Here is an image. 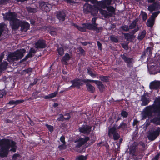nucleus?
<instances>
[{"label":"nucleus","mask_w":160,"mask_h":160,"mask_svg":"<svg viewBox=\"0 0 160 160\" xmlns=\"http://www.w3.org/2000/svg\"><path fill=\"white\" fill-rule=\"evenodd\" d=\"M160 87V82H153L150 83V88L151 89H158Z\"/></svg>","instance_id":"23"},{"label":"nucleus","mask_w":160,"mask_h":160,"mask_svg":"<svg viewBox=\"0 0 160 160\" xmlns=\"http://www.w3.org/2000/svg\"><path fill=\"white\" fill-rule=\"evenodd\" d=\"M87 90L89 92L93 93L95 90L94 87L90 83H87L86 84Z\"/></svg>","instance_id":"33"},{"label":"nucleus","mask_w":160,"mask_h":160,"mask_svg":"<svg viewBox=\"0 0 160 160\" xmlns=\"http://www.w3.org/2000/svg\"><path fill=\"white\" fill-rule=\"evenodd\" d=\"M36 51L35 50V49L33 48H31L30 49L29 52H30L31 53H32L34 55L35 53H36Z\"/></svg>","instance_id":"63"},{"label":"nucleus","mask_w":160,"mask_h":160,"mask_svg":"<svg viewBox=\"0 0 160 160\" xmlns=\"http://www.w3.org/2000/svg\"><path fill=\"white\" fill-rule=\"evenodd\" d=\"M57 17L60 21H64L65 20L66 14L64 12L60 11L57 13Z\"/></svg>","instance_id":"22"},{"label":"nucleus","mask_w":160,"mask_h":160,"mask_svg":"<svg viewBox=\"0 0 160 160\" xmlns=\"http://www.w3.org/2000/svg\"><path fill=\"white\" fill-rule=\"evenodd\" d=\"M82 25L85 27L86 30L88 29L89 30L96 31L98 32H99L102 29V27H97L98 24L96 22L93 24L89 23H83L82 24Z\"/></svg>","instance_id":"5"},{"label":"nucleus","mask_w":160,"mask_h":160,"mask_svg":"<svg viewBox=\"0 0 160 160\" xmlns=\"http://www.w3.org/2000/svg\"><path fill=\"white\" fill-rule=\"evenodd\" d=\"M8 28H7V25L4 23H0V32L2 33H4L5 34L6 32H8ZM8 34L5 33V36H4L5 38H5L7 37Z\"/></svg>","instance_id":"19"},{"label":"nucleus","mask_w":160,"mask_h":160,"mask_svg":"<svg viewBox=\"0 0 160 160\" xmlns=\"http://www.w3.org/2000/svg\"><path fill=\"white\" fill-rule=\"evenodd\" d=\"M98 7V9H99L98 6L103 8L105 9L107 7V4L105 0H102L100 1H98L96 5Z\"/></svg>","instance_id":"25"},{"label":"nucleus","mask_w":160,"mask_h":160,"mask_svg":"<svg viewBox=\"0 0 160 160\" xmlns=\"http://www.w3.org/2000/svg\"><path fill=\"white\" fill-rule=\"evenodd\" d=\"M20 103V100L15 101L13 100H10L8 102V104L10 105H18Z\"/></svg>","instance_id":"37"},{"label":"nucleus","mask_w":160,"mask_h":160,"mask_svg":"<svg viewBox=\"0 0 160 160\" xmlns=\"http://www.w3.org/2000/svg\"><path fill=\"white\" fill-rule=\"evenodd\" d=\"M49 34L52 36H54L56 35L57 32L55 31H51L49 32Z\"/></svg>","instance_id":"61"},{"label":"nucleus","mask_w":160,"mask_h":160,"mask_svg":"<svg viewBox=\"0 0 160 160\" xmlns=\"http://www.w3.org/2000/svg\"><path fill=\"white\" fill-rule=\"evenodd\" d=\"M19 156L20 155L19 154H14L12 156V159L13 160H16Z\"/></svg>","instance_id":"58"},{"label":"nucleus","mask_w":160,"mask_h":160,"mask_svg":"<svg viewBox=\"0 0 160 160\" xmlns=\"http://www.w3.org/2000/svg\"><path fill=\"white\" fill-rule=\"evenodd\" d=\"M58 91L54 92L48 95L45 96L44 97V98L45 99H48L55 97L56 96L58 93Z\"/></svg>","instance_id":"30"},{"label":"nucleus","mask_w":160,"mask_h":160,"mask_svg":"<svg viewBox=\"0 0 160 160\" xmlns=\"http://www.w3.org/2000/svg\"><path fill=\"white\" fill-rule=\"evenodd\" d=\"M70 58L71 57L69 54L68 53H66L65 55L62 57L61 62L63 64L67 65L68 64L67 61H68L70 59Z\"/></svg>","instance_id":"21"},{"label":"nucleus","mask_w":160,"mask_h":160,"mask_svg":"<svg viewBox=\"0 0 160 160\" xmlns=\"http://www.w3.org/2000/svg\"><path fill=\"white\" fill-rule=\"evenodd\" d=\"M40 6L42 11L46 12H49L52 9V5L45 2H42L40 4Z\"/></svg>","instance_id":"15"},{"label":"nucleus","mask_w":160,"mask_h":160,"mask_svg":"<svg viewBox=\"0 0 160 160\" xmlns=\"http://www.w3.org/2000/svg\"><path fill=\"white\" fill-rule=\"evenodd\" d=\"M87 158L83 155H81L78 157V160H86Z\"/></svg>","instance_id":"56"},{"label":"nucleus","mask_w":160,"mask_h":160,"mask_svg":"<svg viewBox=\"0 0 160 160\" xmlns=\"http://www.w3.org/2000/svg\"><path fill=\"white\" fill-rule=\"evenodd\" d=\"M123 34L125 39L127 41H131L132 39L134 38V37L133 35L130 34L128 33H124Z\"/></svg>","instance_id":"31"},{"label":"nucleus","mask_w":160,"mask_h":160,"mask_svg":"<svg viewBox=\"0 0 160 160\" xmlns=\"http://www.w3.org/2000/svg\"><path fill=\"white\" fill-rule=\"evenodd\" d=\"M141 14L142 16V20L143 21H145L147 18L148 15L147 13L145 12L142 11Z\"/></svg>","instance_id":"44"},{"label":"nucleus","mask_w":160,"mask_h":160,"mask_svg":"<svg viewBox=\"0 0 160 160\" xmlns=\"http://www.w3.org/2000/svg\"><path fill=\"white\" fill-rule=\"evenodd\" d=\"M5 20H8L12 30L16 31L20 26V20L17 19L16 14L14 12H8L3 14Z\"/></svg>","instance_id":"2"},{"label":"nucleus","mask_w":160,"mask_h":160,"mask_svg":"<svg viewBox=\"0 0 160 160\" xmlns=\"http://www.w3.org/2000/svg\"><path fill=\"white\" fill-rule=\"evenodd\" d=\"M30 27L29 24L26 22H23L21 21V32H26L29 29Z\"/></svg>","instance_id":"18"},{"label":"nucleus","mask_w":160,"mask_h":160,"mask_svg":"<svg viewBox=\"0 0 160 160\" xmlns=\"http://www.w3.org/2000/svg\"><path fill=\"white\" fill-rule=\"evenodd\" d=\"M79 50L82 55H84L85 54V51L82 48H79Z\"/></svg>","instance_id":"59"},{"label":"nucleus","mask_w":160,"mask_h":160,"mask_svg":"<svg viewBox=\"0 0 160 160\" xmlns=\"http://www.w3.org/2000/svg\"><path fill=\"white\" fill-rule=\"evenodd\" d=\"M153 47H149L147 48L146 50V52L147 53V54H149V55H150L152 54V51L153 50Z\"/></svg>","instance_id":"45"},{"label":"nucleus","mask_w":160,"mask_h":160,"mask_svg":"<svg viewBox=\"0 0 160 160\" xmlns=\"http://www.w3.org/2000/svg\"><path fill=\"white\" fill-rule=\"evenodd\" d=\"M107 10L111 13L112 14L114 13H115V10L114 8L112 6H109L106 8Z\"/></svg>","instance_id":"39"},{"label":"nucleus","mask_w":160,"mask_h":160,"mask_svg":"<svg viewBox=\"0 0 160 160\" xmlns=\"http://www.w3.org/2000/svg\"><path fill=\"white\" fill-rule=\"evenodd\" d=\"M155 7L154 5L152 4L149 7V10L150 11L154 10L155 9Z\"/></svg>","instance_id":"57"},{"label":"nucleus","mask_w":160,"mask_h":160,"mask_svg":"<svg viewBox=\"0 0 160 160\" xmlns=\"http://www.w3.org/2000/svg\"><path fill=\"white\" fill-rule=\"evenodd\" d=\"M92 127L88 125L85 124L79 127L78 130L80 132L86 135H89L91 131Z\"/></svg>","instance_id":"9"},{"label":"nucleus","mask_w":160,"mask_h":160,"mask_svg":"<svg viewBox=\"0 0 160 160\" xmlns=\"http://www.w3.org/2000/svg\"><path fill=\"white\" fill-rule=\"evenodd\" d=\"M96 85L100 92H102L104 90V86L101 81H98Z\"/></svg>","instance_id":"27"},{"label":"nucleus","mask_w":160,"mask_h":160,"mask_svg":"<svg viewBox=\"0 0 160 160\" xmlns=\"http://www.w3.org/2000/svg\"><path fill=\"white\" fill-rule=\"evenodd\" d=\"M1 144L2 145H5L6 147L8 148V151L9 149L11 148L10 150V151H12L14 152H16V143L13 140L8 139H4L1 140Z\"/></svg>","instance_id":"3"},{"label":"nucleus","mask_w":160,"mask_h":160,"mask_svg":"<svg viewBox=\"0 0 160 160\" xmlns=\"http://www.w3.org/2000/svg\"><path fill=\"white\" fill-rule=\"evenodd\" d=\"M90 138L88 137H86L85 138H79L78 140L75 141V142L77 143L75 144V148H79L84 145L89 140Z\"/></svg>","instance_id":"10"},{"label":"nucleus","mask_w":160,"mask_h":160,"mask_svg":"<svg viewBox=\"0 0 160 160\" xmlns=\"http://www.w3.org/2000/svg\"><path fill=\"white\" fill-rule=\"evenodd\" d=\"M122 47L124 49L127 50L128 49V45L126 44H122Z\"/></svg>","instance_id":"60"},{"label":"nucleus","mask_w":160,"mask_h":160,"mask_svg":"<svg viewBox=\"0 0 160 160\" xmlns=\"http://www.w3.org/2000/svg\"><path fill=\"white\" fill-rule=\"evenodd\" d=\"M120 57L126 64L128 68H131L133 67L134 61L132 58L127 56L124 53L121 54Z\"/></svg>","instance_id":"7"},{"label":"nucleus","mask_w":160,"mask_h":160,"mask_svg":"<svg viewBox=\"0 0 160 160\" xmlns=\"http://www.w3.org/2000/svg\"><path fill=\"white\" fill-rule=\"evenodd\" d=\"M6 94V91L4 89L0 90V98H2Z\"/></svg>","instance_id":"50"},{"label":"nucleus","mask_w":160,"mask_h":160,"mask_svg":"<svg viewBox=\"0 0 160 160\" xmlns=\"http://www.w3.org/2000/svg\"><path fill=\"white\" fill-rule=\"evenodd\" d=\"M128 127L127 123L124 122H122L119 125L118 127V129H121V130L124 131L126 130Z\"/></svg>","instance_id":"28"},{"label":"nucleus","mask_w":160,"mask_h":160,"mask_svg":"<svg viewBox=\"0 0 160 160\" xmlns=\"http://www.w3.org/2000/svg\"><path fill=\"white\" fill-rule=\"evenodd\" d=\"M12 0H0V5H5L9 3Z\"/></svg>","instance_id":"49"},{"label":"nucleus","mask_w":160,"mask_h":160,"mask_svg":"<svg viewBox=\"0 0 160 160\" xmlns=\"http://www.w3.org/2000/svg\"><path fill=\"white\" fill-rule=\"evenodd\" d=\"M110 38L112 42L115 43H118V40L117 37L112 35L110 37Z\"/></svg>","instance_id":"41"},{"label":"nucleus","mask_w":160,"mask_h":160,"mask_svg":"<svg viewBox=\"0 0 160 160\" xmlns=\"http://www.w3.org/2000/svg\"><path fill=\"white\" fill-rule=\"evenodd\" d=\"M141 101H142L141 105L144 106L148 105L150 102L149 98L146 97V95L145 93L141 96Z\"/></svg>","instance_id":"20"},{"label":"nucleus","mask_w":160,"mask_h":160,"mask_svg":"<svg viewBox=\"0 0 160 160\" xmlns=\"http://www.w3.org/2000/svg\"><path fill=\"white\" fill-rule=\"evenodd\" d=\"M20 58V50H18V52H10L8 56L7 60L10 62H12L14 61L19 60Z\"/></svg>","instance_id":"8"},{"label":"nucleus","mask_w":160,"mask_h":160,"mask_svg":"<svg viewBox=\"0 0 160 160\" xmlns=\"http://www.w3.org/2000/svg\"><path fill=\"white\" fill-rule=\"evenodd\" d=\"M100 12L106 18L112 17V14L109 13L104 10L101 9L100 11Z\"/></svg>","instance_id":"26"},{"label":"nucleus","mask_w":160,"mask_h":160,"mask_svg":"<svg viewBox=\"0 0 160 160\" xmlns=\"http://www.w3.org/2000/svg\"><path fill=\"white\" fill-rule=\"evenodd\" d=\"M88 73V75H90L92 77L94 78L97 76V74L95 73H93V71L90 70V68H87Z\"/></svg>","instance_id":"40"},{"label":"nucleus","mask_w":160,"mask_h":160,"mask_svg":"<svg viewBox=\"0 0 160 160\" xmlns=\"http://www.w3.org/2000/svg\"><path fill=\"white\" fill-rule=\"evenodd\" d=\"M45 126L46 127L48 128V130L51 132H52L53 131V126H51V125H48V124H46L45 125Z\"/></svg>","instance_id":"52"},{"label":"nucleus","mask_w":160,"mask_h":160,"mask_svg":"<svg viewBox=\"0 0 160 160\" xmlns=\"http://www.w3.org/2000/svg\"><path fill=\"white\" fill-rule=\"evenodd\" d=\"M82 79H80L78 78H76L73 80H71L70 82L72 85L69 87L70 88H76L78 89H79L81 86H82Z\"/></svg>","instance_id":"11"},{"label":"nucleus","mask_w":160,"mask_h":160,"mask_svg":"<svg viewBox=\"0 0 160 160\" xmlns=\"http://www.w3.org/2000/svg\"><path fill=\"white\" fill-rule=\"evenodd\" d=\"M121 115L123 118H126L128 115V113L126 111L123 110H122L121 112Z\"/></svg>","instance_id":"48"},{"label":"nucleus","mask_w":160,"mask_h":160,"mask_svg":"<svg viewBox=\"0 0 160 160\" xmlns=\"http://www.w3.org/2000/svg\"><path fill=\"white\" fill-rule=\"evenodd\" d=\"M38 79L37 78H35L33 82L31 83L30 84V87H31L35 85L38 82Z\"/></svg>","instance_id":"53"},{"label":"nucleus","mask_w":160,"mask_h":160,"mask_svg":"<svg viewBox=\"0 0 160 160\" xmlns=\"http://www.w3.org/2000/svg\"><path fill=\"white\" fill-rule=\"evenodd\" d=\"M160 129H158L155 131L150 133L148 137L149 140H154L159 135Z\"/></svg>","instance_id":"17"},{"label":"nucleus","mask_w":160,"mask_h":160,"mask_svg":"<svg viewBox=\"0 0 160 160\" xmlns=\"http://www.w3.org/2000/svg\"><path fill=\"white\" fill-rule=\"evenodd\" d=\"M58 55L60 56H62L64 54V49L63 47H58L57 49Z\"/></svg>","instance_id":"32"},{"label":"nucleus","mask_w":160,"mask_h":160,"mask_svg":"<svg viewBox=\"0 0 160 160\" xmlns=\"http://www.w3.org/2000/svg\"><path fill=\"white\" fill-rule=\"evenodd\" d=\"M27 10L29 12L35 13L37 12V9L35 8L30 7H28Z\"/></svg>","instance_id":"46"},{"label":"nucleus","mask_w":160,"mask_h":160,"mask_svg":"<svg viewBox=\"0 0 160 160\" xmlns=\"http://www.w3.org/2000/svg\"><path fill=\"white\" fill-rule=\"evenodd\" d=\"M138 123V121L136 119H134L132 125L133 126H135L137 125Z\"/></svg>","instance_id":"64"},{"label":"nucleus","mask_w":160,"mask_h":160,"mask_svg":"<svg viewBox=\"0 0 160 160\" xmlns=\"http://www.w3.org/2000/svg\"><path fill=\"white\" fill-rule=\"evenodd\" d=\"M120 28L126 32H128L129 29V27L128 25H125L121 26Z\"/></svg>","instance_id":"47"},{"label":"nucleus","mask_w":160,"mask_h":160,"mask_svg":"<svg viewBox=\"0 0 160 160\" xmlns=\"http://www.w3.org/2000/svg\"><path fill=\"white\" fill-rule=\"evenodd\" d=\"M108 135L110 138L113 139L114 141L118 140L120 137V135L117 130H116L114 127L108 129Z\"/></svg>","instance_id":"6"},{"label":"nucleus","mask_w":160,"mask_h":160,"mask_svg":"<svg viewBox=\"0 0 160 160\" xmlns=\"http://www.w3.org/2000/svg\"><path fill=\"white\" fill-rule=\"evenodd\" d=\"M4 56V54L3 53L0 54V72L6 70L8 65V62L6 61H3L2 62Z\"/></svg>","instance_id":"12"},{"label":"nucleus","mask_w":160,"mask_h":160,"mask_svg":"<svg viewBox=\"0 0 160 160\" xmlns=\"http://www.w3.org/2000/svg\"><path fill=\"white\" fill-rule=\"evenodd\" d=\"M82 81V82H83L84 83H88V82H90L91 83L94 82L95 84H97L99 80H90L89 79H84Z\"/></svg>","instance_id":"38"},{"label":"nucleus","mask_w":160,"mask_h":160,"mask_svg":"<svg viewBox=\"0 0 160 160\" xmlns=\"http://www.w3.org/2000/svg\"><path fill=\"white\" fill-rule=\"evenodd\" d=\"M97 9H98L96 5L92 6L90 4L86 3L83 7V12L85 14H92L94 12H98Z\"/></svg>","instance_id":"4"},{"label":"nucleus","mask_w":160,"mask_h":160,"mask_svg":"<svg viewBox=\"0 0 160 160\" xmlns=\"http://www.w3.org/2000/svg\"><path fill=\"white\" fill-rule=\"evenodd\" d=\"M154 22L155 20L150 18L147 22L146 25L148 27H152L154 25Z\"/></svg>","instance_id":"35"},{"label":"nucleus","mask_w":160,"mask_h":160,"mask_svg":"<svg viewBox=\"0 0 160 160\" xmlns=\"http://www.w3.org/2000/svg\"><path fill=\"white\" fill-rule=\"evenodd\" d=\"M97 45L98 47V49L100 50H101L102 49V44L99 41L97 42Z\"/></svg>","instance_id":"54"},{"label":"nucleus","mask_w":160,"mask_h":160,"mask_svg":"<svg viewBox=\"0 0 160 160\" xmlns=\"http://www.w3.org/2000/svg\"><path fill=\"white\" fill-rule=\"evenodd\" d=\"M159 156V154H157L155 156L154 158L152 159V160H158Z\"/></svg>","instance_id":"62"},{"label":"nucleus","mask_w":160,"mask_h":160,"mask_svg":"<svg viewBox=\"0 0 160 160\" xmlns=\"http://www.w3.org/2000/svg\"><path fill=\"white\" fill-rule=\"evenodd\" d=\"M138 21L136 19L134 20L132 22L129 26V29H132L134 28L136 26L137 22Z\"/></svg>","instance_id":"42"},{"label":"nucleus","mask_w":160,"mask_h":160,"mask_svg":"<svg viewBox=\"0 0 160 160\" xmlns=\"http://www.w3.org/2000/svg\"><path fill=\"white\" fill-rule=\"evenodd\" d=\"M65 138L63 135H62L60 138V140L63 144H65Z\"/></svg>","instance_id":"55"},{"label":"nucleus","mask_w":160,"mask_h":160,"mask_svg":"<svg viewBox=\"0 0 160 160\" xmlns=\"http://www.w3.org/2000/svg\"><path fill=\"white\" fill-rule=\"evenodd\" d=\"M136 147L135 145H132L131 146L129 150L130 154L132 156L133 159L135 160H138L140 158L139 156H137V154L136 153Z\"/></svg>","instance_id":"16"},{"label":"nucleus","mask_w":160,"mask_h":160,"mask_svg":"<svg viewBox=\"0 0 160 160\" xmlns=\"http://www.w3.org/2000/svg\"><path fill=\"white\" fill-rule=\"evenodd\" d=\"M146 31L145 30H143L140 34H138V39L139 41L142 40L145 37Z\"/></svg>","instance_id":"34"},{"label":"nucleus","mask_w":160,"mask_h":160,"mask_svg":"<svg viewBox=\"0 0 160 160\" xmlns=\"http://www.w3.org/2000/svg\"><path fill=\"white\" fill-rule=\"evenodd\" d=\"M1 142V140H0V146L1 149L0 156L2 158L7 157L8 153V148L6 147L5 145H2Z\"/></svg>","instance_id":"14"},{"label":"nucleus","mask_w":160,"mask_h":160,"mask_svg":"<svg viewBox=\"0 0 160 160\" xmlns=\"http://www.w3.org/2000/svg\"><path fill=\"white\" fill-rule=\"evenodd\" d=\"M72 25L80 32H85L87 31V30L85 29L84 26H83V27L79 26L75 23H72Z\"/></svg>","instance_id":"29"},{"label":"nucleus","mask_w":160,"mask_h":160,"mask_svg":"<svg viewBox=\"0 0 160 160\" xmlns=\"http://www.w3.org/2000/svg\"><path fill=\"white\" fill-rule=\"evenodd\" d=\"M154 117L151 120L154 123L160 125V97L156 98L154 103L145 107L143 113V117L144 119L147 118H151Z\"/></svg>","instance_id":"1"},{"label":"nucleus","mask_w":160,"mask_h":160,"mask_svg":"<svg viewBox=\"0 0 160 160\" xmlns=\"http://www.w3.org/2000/svg\"><path fill=\"white\" fill-rule=\"evenodd\" d=\"M65 116H67V117H64L63 115L62 114H60V117L57 119V120L58 121H63V120H68L71 118V116L69 113H66L64 114Z\"/></svg>","instance_id":"24"},{"label":"nucleus","mask_w":160,"mask_h":160,"mask_svg":"<svg viewBox=\"0 0 160 160\" xmlns=\"http://www.w3.org/2000/svg\"><path fill=\"white\" fill-rule=\"evenodd\" d=\"M159 13V12H154L152 13V15L150 18L155 20V18L157 17Z\"/></svg>","instance_id":"51"},{"label":"nucleus","mask_w":160,"mask_h":160,"mask_svg":"<svg viewBox=\"0 0 160 160\" xmlns=\"http://www.w3.org/2000/svg\"><path fill=\"white\" fill-rule=\"evenodd\" d=\"M47 47L46 41L43 39L38 40L35 43V48L37 49H43Z\"/></svg>","instance_id":"13"},{"label":"nucleus","mask_w":160,"mask_h":160,"mask_svg":"<svg viewBox=\"0 0 160 160\" xmlns=\"http://www.w3.org/2000/svg\"><path fill=\"white\" fill-rule=\"evenodd\" d=\"M100 79L103 82H107L108 81V76L101 75L99 76Z\"/></svg>","instance_id":"43"},{"label":"nucleus","mask_w":160,"mask_h":160,"mask_svg":"<svg viewBox=\"0 0 160 160\" xmlns=\"http://www.w3.org/2000/svg\"><path fill=\"white\" fill-rule=\"evenodd\" d=\"M32 71V69L31 68H28L27 69L23 70L21 72V75H22L24 74H26L27 73L29 74Z\"/></svg>","instance_id":"36"}]
</instances>
